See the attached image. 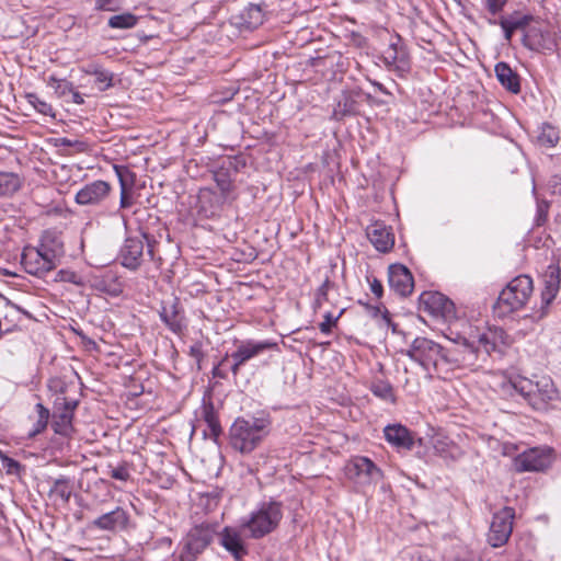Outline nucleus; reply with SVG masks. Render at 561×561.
Returning <instances> with one entry per match:
<instances>
[{"mask_svg":"<svg viewBox=\"0 0 561 561\" xmlns=\"http://www.w3.org/2000/svg\"><path fill=\"white\" fill-rule=\"evenodd\" d=\"M268 421L265 419L238 417L229 430L230 446L241 453H252L268 434Z\"/></svg>","mask_w":561,"mask_h":561,"instance_id":"obj_1","label":"nucleus"},{"mask_svg":"<svg viewBox=\"0 0 561 561\" xmlns=\"http://www.w3.org/2000/svg\"><path fill=\"white\" fill-rule=\"evenodd\" d=\"M534 289L533 279L528 275H519L512 279L500 293L493 305L494 313L504 318L519 310L528 301Z\"/></svg>","mask_w":561,"mask_h":561,"instance_id":"obj_2","label":"nucleus"},{"mask_svg":"<svg viewBox=\"0 0 561 561\" xmlns=\"http://www.w3.org/2000/svg\"><path fill=\"white\" fill-rule=\"evenodd\" d=\"M444 352L445 347L435 341L417 336L407 351V356L422 366L430 375H440L445 374Z\"/></svg>","mask_w":561,"mask_h":561,"instance_id":"obj_3","label":"nucleus"},{"mask_svg":"<svg viewBox=\"0 0 561 561\" xmlns=\"http://www.w3.org/2000/svg\"><path fill=\"white\" fill-rule=\"evenodd\" d=\"M514 389L535 410H546L550 402L558 398V391L550 377L542 376L534 381L528 378H519L513 383Z\"/></svg>","mask_w":561,"mask_h":561,"instance_id":"obj_4","label":"nucleus"},{"mask_svg":"<svg viewBox=\"0 0 561 561\" xmlns=\"http://www.w3.org/2000/svg\"><path fill=\"white\" fill-rule=\"evenodd\" d=\"M282 517L283 512L279 502H264L251 514V517L242 524V527L249 529L252 538L257 539L272 533L278 526Z\"/></svg>","mask_w":561,"mask_h":561,"instance_id":"obj_5","label":"nucleus"},{"mask_svg":"<svg viewBox=\"0 0 561 561\" xmlns=\"http://www.w3.org/2000/svg\"><path fill=\"white\" fill-rule=\"evenodd\" d=\"M216 534V524L202 523L191 528L184 538L181 561H196L197 557L211 543Z\"/></svg>","mask_w":561,"mask_h":561,"instance_id":"obj_6","label":"nucleus"},{"mask_svg":"<svg viewBox=\"0 0 561 561\" xmlns=\"http://www.w3.org/2000/svg\"><path fill=\"white\" fill-rule=\"evenodd\" d=\"M144 240L147 242V253L154 259V244L157 243L153 237L142 233L141 237H128L125 239L118 254L121 264L130 270L136 271L140 267L144 256Z\"/></svg>","mask_w":561,"mask_h":561,"instance_id":"obj_7","label":"nucleus"},{"mask_svg":"<svg viewBox=\"0 0 561 561\" xmlns=\"http://www.w3.org/2000/svg\"><path fill=\"white\" fill-rule=\"evenodd\" d=\"M346 478L358 485L378 483L383 479L382 470L365 456L352 457L344 467Z\"/></svg>","mask_w":561,"mask_h":561,"instance_id":"obj_8","label":"nucleus"},{"mask_svg":"<svg viewBox=\"0 0 561 561\" xmlns=\"http://www.w3.org/2000/svg\"><path fill=\"white\" fill-rule=\"evenodd\" d=\"M480 348L465 340L461 344L445 347V374L455 369L471 368L476 366Z\"/></svg>","mask_w":561,"mask_h":561,"instance_id":"obj_9","label":"nucleus"},{"mask_svg":"<svg viewBox=\"0 0 561 561\" xmlns=\"http://www.w3.org/2000/svg\"><path fill=\"white\" fill-rule=\"evenodd\" d=\"M514 518L515 510L510 506L493 514L488 534V541L492 547H502L508 541L513 531Z\"/></svg>","mask_w":561,"mask_h":561,"instance_id":"obj_10","label":"nucleus"},{"mask_svg":"<svg viewBox=\"0 0 561 561\" xmlns=\"http://www.w3.org/2000/svg\"><path fill=\"white\" fill-rule=\"evenodd\" d=\"M381 60L389 71L396 72L399 77H404L411 70L409 53L399 35L391 38L381 55Z\"/></svg>","mask_w":561,"mask_h":561,"instance_id":"obj_11","label":"nucleus"},{"mask_svg":"<svg viewBox=\"0 0 561 561\" xmlns=\"http://www.w3.org/2000/svg\"><path fill=\"white\" fill-rule=\"evenodd\" d=\"M21 264L31 275L43 277L58 265L38 247H25L21 254Z\"/></svg>","mask_w":561,"mask_h":561,"instance_id":"obj_12","label":"nucleus"},{"mask_svg":"<svg viewBox=\"0 0 561 561\" xmlns=\"http://www.w3.org/2000/svg\"><path fill=\"white\" fill-rule=\"evenodd\" d=\"M551 448H531L519 454L514 459V467L518 472L542 471L552 462Z\"/></svg>","mask_w":561,"mask_h":561,"instance_id":"obj_13","label":"nucleus"},{"mask_svg":"<svg viewBox=\"0 0 561 561\" xmlns=\"http://www.w3.org/2000/svg\"><path fill=\"white\" fill-rule=\"evenodd\" d=\"M420 302L424 311L435 317L449 319L455 314L454 302L438 291H424L420 297Z\"/></svg>","mask_w":561,"mask_h":561,"instance_id":"obj_14","label":"nucleus"},{"mask_svg":"<svg viewBox=\"0 0 561 561\" xmlns=\"http://www.w3.org/2000/svg\"><path fill=\"white\" fill-rule=\"evenodd\" d=\"M111 192L112 186L108 182L96 180L80 188L75 201L82 206L100 205L110 196Z\"/></svg>","mask_w":561,"mask_h":561,"instance_id":"obj_15","label":"nucleus"},{"mask_svg":"<svg viewBox=\"0 0 561 561\" xmlns=\"http://www.w3.org/2000/svg\"><path fill=\"white\" fill-rule=\"evenodd\" d=\"M388 283L390 288L402 297L411 295L414 279L410 270L402 264H391L388 268Z\"/></svg>","mask_w":561,"mask_h":561,"instance_id":"obj_16","label":"nucleus"},{"mask_svg":"<svg viewBox=\"0 0 561 561\" xmlns=\"http://www.w3.org/2000/svg\"><path fill=\"white\" fill-rule=\"evenodd\" d=\"M523 45L529 50L541 53L545 50L552 51L557 47V43L548 30L530 26L522 38Z\"/></svg>","mask_w":561,"mask_h":561,"instance_id":"obj_17","label":"nucleus"},{"mask_svg":"<svg viewBox=\"0 0 561 561\" xmlns=\"http://www.w3.org/2000/svg\"><path fill=\"white\" fill-rule=\"evenodd\" d=\"M366 236L374 248L382 253L392 250L394 245V234L391 227L383 222L376 221L366 229Z\"/></svg>","mask_w":561,"mask_h":561,"instance_id":"obj_18","label":"nucleus"},{"mask_svg":"<svg viewBox=\"0 0 561 561\" xmlns=\"http://www.w3.org/2000/svg\"><path fill=\"white\" fill-rule=\"evenodd\" d=\"M386 440L398 450H412L416 439L414 433L401 424H390L383 430Z\"/></svg>","mask_w":561,"mask_h":561,"instance_id":"obj_19","label":"nucleus"},{"mask_svg":"<svg viewBox=\"0 0 561 561\" xmlns=\"http://www.w3.org/2000/svg\"><path fill=\"white\" fill-rule=\"evenodd\" d=\"M560 289V270L558 267L549 266L545 274V288L541 291L540 313L538 319H542L547 314V308L553 301Z\"/></svg>","mask_w":561,"mask_h":561,"instance_id":"obj_20","label":"nucleus"},{"mask_svg":"<svg viewBox=\"0 0 561 561\" xmlns=\"http://www.w3.org/2000/svg\"><path fill=\"white\" fill-rule=\"evenodd\" d=\"M278 350V345L272 341H253L242 342L231 354V357H238L239 363L245 364L248 360L259 356L265 351Z\"/></svg>","mask_w":561,"mask_h":561,"instance_id":"obj_21","label":"nucleus"},{"mask_svg":"<svg viewBox=\"0 0 561 561\" xmlns=\"http://www.w3.org/2000/svg\"><path fill=\"white\" fill-rule=\"evenodd\" d=\"M219 536L220 545L231 553L236 561H242L248 554V549L240 534L230 527H225Z\"/></svg>","mask_w":561,"mask_h":561,"instance_id":"obj_22","label":"nucleus"},{"mask_svg":"<svg viewBox=\"0 0 561 561\" xmlns=\"http://www.w3.org/2000/svg\"><path fill=\"white\" fill-rule=\"evenodd\" d=\"M160 318L175 334H182L186 328L185 318L182 314V309L178 299H174L170 305H164L162 307Z\"/></svg>","mask_w":561,"mask_h":561,"instance_id":"obj_23","label":"nucleus"},{"mask_svg":"<svg viewBox=\"0 0 561 561\" xmlns=\"http://www.w3.org/2000/svg\"><path fill=\"white\" fill-rule=\"evenodd\" d=\"M128 524V515L122 507L101 515L92 522V526L100 530L113 531L117 528L125 529Z\"/></svg>","mask_w":561,"mask_h":561,"instance_id":"obj_24","label":"nucleus"},{"mask_svg":"<svg viewBox=\"0 0 561 561\" xmlns=\"http://www.w3.org/2000/svg\"><path fill=\"white\" fill-rule=\"evenodd\" d=\"M359 96V92L356 91H344L334 108H333V118L336 121H342L346 116H353L359 113V102L357 98Z\"/></svg>","mask_w":561,"mask_h":561,"instance_id":"obj_25","label":"nucleus"},{"mask_svg":"<svg viewBox=\"0 0 561 561\" xmlns=\"http://www.w3.org/2000/svg\"><path fill=\"white\" fill-rule=\"evenodd\" d=\"M496 79L501 85L513 94L520 92V78L519 75L514 71L507 62L500 61L494 68Z\"/></svg>","mask_w":561,"mask_h":561,"instance_id":"obj_26","label":"nucleus"},{"mask_svg":"<svg viewBox=\"0 0 561 561\" xmlns=\"http://www.w3.org/2000/svg\"><path fill=\"white\" fill-rule=\"evenodd\" d=\"M38 248L57 264L60 262L65 251L64 242L55 231H44Z\"/></svg>","mask_w":561,"mask_h":561,"instance_id":"obj_27","label":"nucleus"},{"mask_svg":"<svg viewBox=\"0 0 561 561\" xmlns=\"http://www.w3.org/2000/svg\"><path fill=\"white\" fill-rule=\"evenodd\" d=\"M116 175L121 185V199H119V208L127 209L133 206L134 198L131 195L130 186L133 185V179L127 181V176H131L133 174L128 170L127 167H114Z\"/></svg>","mask_w":561,"mask_h":561,"instance_id":"obj_28","label":"nucleus"},{"mask_svg":"<svg viewBox=\"0 0 561 561\" xmlns=\"http://www.w3.org/2000/svg\"><path fill=\"white\" fill-rule=\"evenodd\" d=\"M201 419L206 423L208 427L209 437L216 442L218 437L221 435L222 428L219 423V419L215 410L214 403L211 401L203 403Z\"/></svg>","mask_w":561,"mask_h":561,"instance_id":"obj_29","label":"nucleus"},{"mask_svg":"<svg viewBox=\"0 0 561 561\" xmlns=\"http://www.w3.org/2000/svg\"><path fill=\"white\" fill-rule=\"evenodd\" d=\"M239 24L247 30H254L262 25L264 11L260 4H249L239 14Z\"/></svg>","mask_w":561,"mask_h":561,"instance_id":"obj_30","label":"nucleus"},{"mask_svg":"<svg viewBox=\"0 0 561 561\" xmlns=\"http://www.w3.org/2000/svg\"><path fill=\"white\" fill-rule=\"evenodd\" d=\"M72 420L71 414L60 411V408H55L51 427L57 435L69 437L73 432Z\"/></svg>","mask_w":561,"mask_h":561,"instance_id":"obj_31","label":"nucleus"},{"mask_svg":"<svg viewBox=\"0 0 561 561\" xmlns=\"http://www.w3.org/2000/svg\"><path fill=\"white\" fill-rule=\"evenodd\" d=\"M22 178L13 172L0 171V197H8L15 194L22 186Z\"/></svg>","mask_w":561,"mask_h":561,"instance_id":"obj_32","label":"nucleus"},{"mask_svg":"<svg viewBox=\"0 0 561 561\" xmlns=\"http://www.w3.org/2000/svg\"><path fill=\"white\" fill-rule=\"evenodd\" d=\"M93 286L99 291L112 297H118L123 293L122 283L113 274H107L101 278H96Z\"/></svg>","mask_w":561,"mask_h":561,"instance_id":"obj_33","label":"nucleus"},{"mask_svg":"<svg viewBox=\"0 0 561 561\" xmlns=\"http://www.w3.org/2000/svg\"><path fill=\"white\" fill-rule=\"evenodd\" d=\"M35 411L37 413V419L33 424L32 430L27 434V437L31 439L42 434L46 430L50 417L49 410L41 402L35 404Z\"/></svg>","mask_w":561,"mask_h":561,"instance_id":"obj_34","label":"nucleus"},{"mask_svg":"<svg viewBox=\"0 0 561 561\" xmlns=\"http://www.w3.org/2000/svg\"><path fill=\"white\" fill-rule=\"evenodd\" d=\"M138 18L133 13H122L108 19V26L112 28H131L137 24Z\"/></svg>","mask_w":561,"mask_h":561,"instance_id":"obj_35","label":"nucleus"},{"mask_svg":"<svg viewBox=\"0 0 561 561\" xmlns=\"http://www.w3.org/2000/svg\"><path fill=\"white\" fill-rule=\"evenodd\" d=\"M501 18L506 20L516 31H524L535 20L534 15L524 14L520 11H514L512 14Z\"/></svg>","mask_w":561,"mask_h":561,"instance_id":"obj_36","label":"nucleus"},{"mask_svg":"<svg viewBox=\"0 0 561 561\" xmlns=\"http://www.w3.org/2000/svg\"><path fill=\"white\" fill-rule=\"evenodd\" d=\"M27 102L41 114L56 118V113L53 106L46 101L42 100L36 93L26 94Z\"/></svg>","mask_w":561,"mask_h":561,"instance_id":"obj_37","label":"nucleus"},{"mask_svg":"<svg viewBox=\"0 0 561 561\" xmlns=\"http://www.w3.org/2000/svg\"><path fill=\"white\" fill-rule=\"evenodd\" d=\"M370 390L382 400H393V388L389 381L377 379L371 382Z\"/></svg>","mask_w":561,"mask_h":561,"instance_id":"obj_38","label":"nucleus"},{"mask_svg":"<svg viewBox=\"0 0 561 561\" xmlns=\"http://www.w3.org/2000/svg\"><path fill=\"white\" fill-rule=\"evenodd\" d=\"M69 483L70 481L66 477H60L56 479L50 489V493L57 494L64 501V503H68L71 497V490Z\"/></svg>","mask_w":561,"mask_h":561,"instance_id":"obj_39","label":"nucleus"},{"mask_svg":"<svg viewBox=\"0 0 561 561\" xmlns=\"http://www.w3.org/2000/svg\"><path fill=\"white\" fill-rule=\"evenodd\" d=\"M48 85L54 89L55 93L59 98H65L66 95H69L70 92H73V88H75L72 82H70L66 79H58L55 76L49 77Z\"/></svg>","mask_w":561,"mask_h":561,"instance_id":"obj_40","label":"nucleus"},{"mask_svg":"<svg viewBox=\"0 0 561 561\" xmlns=\"http://www.w3.org/2000/svg\"><path fill=\"white\" fill-rule=\"evenodd\" d=\"M539 140L543 145L553 147L559 140V131L554 127L545 124L539 135Z\"/></svg>","mask_w":561,"mask_h":561,"instance_id":"obj_41","label":"nucleus"},{"mask_svg":"<svg viewBox=\"0 0 561 561\" xmlns=\"http://www.w3.org/2000/svg\"><path fill=\"white\" fill-rule=\"evenodd\" d=\"M113 78L114 75L111 71L103 69L95 76L94 84L99 91H106L113 85Z\"/></svg>","mask_w":561,"mask_h":561,"instance_id":"obj_42","label":"nucleus"},{"mask_svg":"<svg viewBox=\"0 0 561 561\" xmlns=\"http://www.w3.org/2000/svg\"><path fill=\"white\" fill-rule=\"evenodd\" d=\"M0 459L2 462V467L5 470L7 474L11 476H19L22 470V465L9 456L4 455L2 451H0Z\"/></svg>","mask_w":561,"mask_h":561,"instance_id":"obj_43","label":"nucleus"},{"mask_svg":"<svg viewBox=\"0 0 561 561\" xmlns=\"http://www.w3.org/2000/svg\"><path fill=\"white\" fill-rule=\"evenodd\" d=\"M78 407V401L68 399L66 396H58L54 401V408H60V411L68 412V414L75 415V410Z\"/></svg>","mask_w":561,"mask_h":561,"instance_id":"obj_44","label":"nucleus"},{"mask_svg":"<svg viewBox=\"0 0 561 561\" xmlns=\"http://www.w3.org/2000/svg\"><path fill=\"white\" fill-rule=\"evenodd\" d=\"M479 345L483 348L484 353L490 355L497 350L495 341V333H484L479 336Z\"/></svg>","mask_w":561,"mask_h":561,"instance_id":"obj_45","label":"nucleus"},{"mask_svg":"<svg viewBox=\"0 0 561 561\" xmlns=\"http://www.w3.org/2000/svg\"><path fill=\"white\" fill-rule=\"evenodd\" d=\"M333 286L330 279L327 277L325 280L318 288L313 307L314 309L321 308L323 302L328 300V291Z\"/></svg>","mask_w":561,"mask_h":561,"instance_id":"obj_46","label":"nucleus"},{"mask_svg":"<svg viewBox=\"0 0 561 561\" xmlns=\"http://www.w3.org/2000/svg\"><path fill=\"white\" fill-rule=\"evenodd\" d=\"M342 313L343 310L336 317H334L330 311L325 312L323 316V321L319 324L320 331L324 334L331 333L332 328L336 325V322Z\"/></svg>","mask_w":561,"mask_h":561,"instance_id":"obj_47","label":"nucleus"},{"mask_svg":"<svg viewBox=\"0 0 561 561\" xmlns=\"http://www.w3.org/2000/svg\"><path fill=\"white\" fill-rule=\"evenodd\" d=\"M398 561H431V559L424 556L421 550L412 549L401 552Z\"/></svg>","mask_w":561,"mask_h":561,"instance_id":"obj_48","label":"nucleus"},{"mask_svg":"<svg viewBox=\"0 0 561 561\" xmlns=\"http://www.w3.org/2000/svg\"><path fill=\"white\" fill-rule=\"evenodd\" d=\"M488 22L492 25H500L504 32V38L507 42L512 41L513 34L516 31L506 20L500 18L499 20L489 19Z\"/></svg>","mask_w":561,"mask_h":561,"instance_id":"obj_49","label":"nucleus"},{"mask_svg":"<svg viewBox=\"0 0 561 561\" xmlns=\"http://www.w3.org/2000/svg\"><path fill=\"white\" fill-rule=\"evenodd\" d=\"M49 391L54 392L56 397L66 396L67 385L60 378H50L47 385Z\"/></svg>","mask_w":561,"mask_h":561,"instance_id":"obj_50","label":"nucleus"},{"mask_svg":"<svg viewBox=\"0 0 561 561\" xmlns=\"http://www.w3.org/2000/svg\"><path fill=\"white\" fill-rule=\"evenodd\" d=\"M215 179L217 182L218 187L224 194H227L232 188L231 180L229 179L228 174L226 172H217L215 174Z\"/></svg>","mask_w":561,"mask_h":561,"instance_id":"obj_51","label":"nucleus"},{"mask_svg":"<svg viewBox=\"0 0 561 561\" xmlns=\"http://www.w3.org/2000/svg\"><path fill=\"white\" fill-rule=\"evenodd\" d=\"M188 355L196 360L197 367L198 369H201V363L205 357L202 342L197 341L194 344H192L188 350Z\"/></svg>","mask_w":561,"mask_h":561,"instance_id":"obj_52","label":"nucleus"},{"mask_svg":"<svg viewBox=\"0 0 561 561\" xmlns=\"http://www.w3.org/2000/svg\"><path fill=\"white\" fill-rule=\"evenodd\" d=\"M433 448L435 453L443 458L451 456V453L449 450V444L443 438H436L434 440Z\"/></svg>","mask_w":561,"mask_h":561,"instance_id":"obj_53","label":"nucleus"},{"mask_svg":"<svg viewBox=\"0 0 561 561\" xmlns=\"http://www.w3.org/2000/svg\"><path fill=\"white\" fill-rule=\"evenodd\" d=\"M549 204L547 202H540L537 205L536 225L542 226L548 219Z\"/></svg>","mask_w":561,"mask_h":561,"instance_id":"obj_54","label":"nucleus"},{"mask_svg":"<svg viewBox=\"0 0 561 561\" xmlns=\"http://www.w3.org/2000/svg\"><path fill=\"white\" fill-rule=\"evenodd\" d=\"M111 478L119 481H127L130 478V473L126 465H121L111 470Z\"/></svg>","mask_w":561,"mask_h":561,"instance_id":"obj_55","label":"nucleus"},{"mask_svg":"<svg viewBox=\"0 0 561 561\" xmlns=\"http://www.w3.org/2000/svg\"><path fill=\"white\" fill-rule=\"evenodd\" d=\"M119 7V0H95V8L98 10L116 11Z\"/></svg>","mask_w":561,"mask_h":561,"instance_id":"obj_56","label":"nucleus"},{"mask_svg":"<svg viewBox=\"0 0 561 561\" xmlns=\"http://www.w3.org/2000/svg\"><path fill=\"white\" fill-rule=\"evenodd\" d=\"M507 0H484L485 8L492 15H496L502 12L505 7Z\"/></svg>","mask_w":561,"mask_h":561,"instance_id":"obj_57","label":"nucleus"},{"mask_svg":"<svg viewBox=\"0 0 561 561\" xmlns=\"http://www.w3.org/2000/svg\"><path fill=\"white\" fill-rule=\"evenodd\" d=\"M57 279L61 282L78 284V275L75 272L68 270H60L57 273Z\"/></svg>","mask_w":561,"mask_h":561,"instance_id":"obj_58","label":"nucleus"},{"mask_svg":"<svg viewBox=\"0 0 561 561\" xmlns=\"http://www.w3.org/2000/svg\"><path fill=\"white\" fill-rule=\"evenodd\" d=\"M228 358H229V356L226 355L219 362V364L213 368L211 374H213L214 378H219V379H226L227 378V373L221 367L225 365V363L228 360Z\"/></svg>","mask_w":561,"mask_h":561,"instance_id":"obj_59","label":"nucleus"},{"mask_svg":"<svg viewBox=\"0 0 561 561\" xmlns=\"http://www.w3.org/2000/svg\"><path fill=\"white\" fill-rule=\"evenodd\" d=\"M370 290L376 296L377 299H380L383 295V287L380 280L374 278L370 282Z\"/></svg>","mask_w":561,"mask_h":561,"instance_id":"obj_60","label":"nucleus"},{"mask_svg":"<svg viewBox=\"0 0 561 561\" xmlns=\"http://www.w3.org/2000/svg\"><path fill=\"white\" fill-rule=\"evenodd\" d=\"M104 68L100 66L99 64H89L85 66L82 71L90 76H96L100 71H102Z\"/></svg>","mask_w":561,"mask_h":561,"instance_id":"obj_61","label":"nucleus"},{"mask_svg":"<svg viewBox=\"0 0 561 561\" xmlns=\"http://www.w3.org/2000/svg\"><path fill=\"white\" fill-rule=\"evenodd\" d=\"M69 95H71L72 103L78 104V105H82L84 103L83 95L81 93H79L78 91H76L75 89H73V92H70Z\"/></svg>","mask_w":561,"mask_h":561,"instance_id":"obj_62","label":"nucleus"},{"mask_svg":"<svg viewBox=\"0 0 561 561\" xmlns=\"http://www.w3.org/2000/svg\"><path fill=\"white\" fill-rule=\"evenodd\" d=\"M233 359V364L231 365L230 369L234 377L238 376L240 368L244 365L242 362L239 363L238 357H231Z\"/></svg>","mask_w":561,"mask_h":561,"instance_id":"obj_63","label":"nucleus"},{"mask_svg":"<svg viewBox=\"0 0 561 561\" xmlns=\"http://www.w3.org/2000/svg\"><path fill=\"white\" fill-rule=\"evenodd\" d=\"M364 306L367 309V311L375 318L378 317L379 313H381V307L379 306H371L368 304H365Z\"/></svg>","mask_w":561,"mask_h":561,"instance_id":"obj_64","label":"nucleus"}]
</instances>
